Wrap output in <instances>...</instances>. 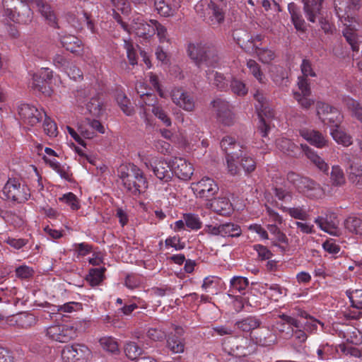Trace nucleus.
<instances>
[{
    "mask_svg": "<svg viewBox=\"0 0 362 362\" xmlns=\"http://www.w3.org/2000/svg\"><path fill=\"white\" fill-rule=\"evenodd\" d=\"M154 6L160 16L168 17L176 13L180 2L179 0H154Z\"/></svg>",
    "mask_w": 362,
    "mask_h": 362,
    "instance_id": "21",
    "label": "nucleus"
},
{
    "mask_svg": "<svg viewBox=\"0 0 362 362\" xmlns=\"http://www.w3.org/2000/svg\"><path fill=\"white\" fill-rule=\"evenodd\" d=\"M346 105L351 116L362 123V105L352 98L346 100Z\"/></svg>",
    "mask_w": 362,
    "mask_h": 362,
    "instance_id": "38",
    "label": "nucleus"
},
{
    "mask_svg": "<svg viewBox=\"0 0 362 362\" xmlns=\"http://www.w3.org/2000/svg\"><path fill=\"white\" fill-rule=\"evenodd\" d=\"M266 286L272 291V293L269 295L270 298L276 301H278L279 299L281 298L283 296H286L287 289L282 288L279 284H274L269 286L266 284Z\"/></svg>",
    "mask_w": 362,
    "mask_h": 362,
    "instance_id": "53",
    "label": "nucleus"
},
{
    "mask_svg": "<svg viewBox=\"0 0 362 362\" xmlns=\"http://www.w3.org/2000/svg\"><path fill=\"white\" fill-rule=\"evenodd\" d=\"M331 134L336 142L342 144L344 146H349L352 144L351 136L346 132L339 129L338 127L332 130Z\"/></svg>",
    "mask_w": 362,
    "mask_h": 362,
    "instance_id": "45",
    "label": "nucleus"
},
{
    "mask_svg": "<svg viewBox=\"0 0 362 362\" xmlns=\"http://www.w3.org/2000/svg\"><path fill=\"white\" fill-rule=\"evenodd\" d=\"M18 111L21 119L30 126L39 123L42 118V113L29 104H21L18 106Z\"/></svg>",
    "mask_w": 362,
    "mask_h": 362,
    "instance_id": "18",
    "label": "nucleus"
},
{
    "mask_svg": "<svg viewBox=\"0 0 362 362\" xmlns=\"http://www.w3.org/2000/svg\"><path fill=\"white\" fill-rule=\"evenodd\" d=\"M33 6H35L48 24L52 27L57 26V17L50 5L45 0H29Z\"/></svg>",
    "mask_w": 362,
    "mask_h": 362,
    "instance_id": "22",
    "label": "nucleus"
},
{
    "mask_svg": "<svg viewBox=\"0 0 362 362\" xmlns=\"http://www.w3.org/2000/svg\"><path fill=\"white\" fill-rule=\"evenodd\" d=\"M240 157V164L243 168L245 170V171L247 173L254 171L256 168V163L255 162L254 159L252 157L247 155H242V156Z\"/></svg>",
    "mask_w": 362,
    "mask_h": 362,
    "instance_id": "57",
    "label": "nucleus"
},
{
    "mask_svg": "<svg viewBox=\"0 0 362 362\" xmlns=\"http://www.w3.org/2000/svg\"><path fill=\"white\" fill-rule=\"evenodd\" d=\"M344 227L350 233L362 236V219L349 216L344 221Z\"/></svg>",
    "mask_w": 362,
    "mask_h": 362,
    "instance_id": "37",
    "label": "nucleus"
},
{
    "mask_svg": "<svg viewBox=\"0 0 362 362\" xmlns=\"http://www.w3.org/2000/svg\"><path fill=\"white\" fill-rule=\"evenodd\" d=\"M187 52L190 59L198 66H214L219 61L218 51L211 43L190 44Z\"/></svg>",
    "mask_w": 362,
    "mask_h": 362,
    "instance_id": "4",
    "label": "nucleus"
},
{
    "mask_svg": "<svg viewBox=\"0 0 362 362\" xmlns=\"http://www.w3.org/2000/svg\"><path fill=\"white\" fill-rule=\"evenodd\" d=\"M212 74L214 77L213 86L221 91L228 90L229 87L228 83H230V80L226 78L223 74L218 72L212 73Z\"/></svg>",
    "mask_w": 362,
    "mask_h": 362,
    "instance_id": "43",
    "label": "nucleus"
},
{
    "mask_svg": "<svg viewBox=\"0 0 362 362\" xmlns=\"http://www.w3.org/2000/svg\"><path fill=\"white\" fill-rule=\"evenodd\" d=\"M269 231L274 235L273 245L278 246L282 252L286 251L288 245V238L276 225H269Z\"/></svg>",
    "mask_w": 362,
    "mask_h": 362,
    "instance_id": "31",
    "label": "nucleus"
},
{
    "mask_svg": "<svg viewBox=\"0 0 362 362\" xmlns=\"http://www.w3.org/2000/svg\"><path fill=\"white\" fill-rule=\"evenodd\" d=\"M346 294L351 303V306L356 309H362V290L356 289L354 291L347 290Z\"/></svg>",
    "mask_w": 362,
    "mask_h": 362,
    "instance_id": "44",
    "label": "nucleus"
},
{
    "mask_svg": "<svg viewBox=\"0 0 362 362\" xmlns=\"http://www.w3.org/2000/svg\"><path fill=\"white\" fill-rule=\"evenodd\" d=\"M233 37L237 43L242 47L250 48L248 44L252 45V49H255L254 45L256 42H260L263 40L264 36L257 35L255 37L250 36L246 31L236 30L233 33Z\"/></svg>",
    "mask_w": 362,
    "mask_h": 362,
    "instance_id": "25",
    "label": "nucleus"
},
{
    "mask_svg": "<svg viewBox=\"0 0 362 362\" xmlns=\"http://www.w3.org/2000/svg\"><path fill=\"white\" fill-rule=\"evenodd\" d=\"M277 148L283 153L293 158L298 157L303 152L306 157L313 163L320 170L327 173L329 170L328 165L320 158L313 149L306 144H301L299 147L291 140L286 138H281L276 141Z\"/></svg>",
    "mask_w": 362,
    "mask_h": 362,
    "instance_id": "3",
    "label": "nucleus"
},
{
    "mask_svg": "<svg viewBox=\"0 0 362 362\" xmlns=\"http://www.w3.org/2000/svg\"><path fill=\"white\" fill-rule=\"evenodd\" d=\"M5 15L13 22L28 24L33 20L30 6L21 0H3Z\"/></svg>",
    "mask_w": 362,
    "mask_h": 362,
    "instance_id": "5",
    "label": "nucleus"
},
{
    "mask_svg": "<svg viewBox=\"0 0 362 362\" xmlns=\"http://www.w3.org/2000/svg\"><path fill=\"white\" fill-rule=\"evenodd\" d=\"M255 52L259 57V60L264 64H269L276 57L274 52L268 48H259L254 45Z\"/></svg>",
    "mask_w": 362,
    "mask_h": 362,
    "instance_id": "41",
    "label": "nucleus"
},
{
    "mask_svg": "<svg viewBox=\"0 0 362 362\" xmlns=\"http://www.w3.org/2000/svg\"><path fill=\"white\" fill-rule=\"evenodd\" d=\"M221 231H222V236L229 237H239L242 234L240 227L233 223H226L221 224Z\"/></svg>",
    "mask_w": 362,
    "mask_h": 362,
    "instance_id": "39",
    "label": "nucleus"
},
{
    "mask_svg": "<svg viewBox=\"0 0 362 362\" xmlns=\"http://www.w3.org/2000/svg\"><path fill=\"white\" fill-rule=\"evenodd\" d=\"M175 334H170L167 339V347L175 354L182 353L185 350V343L180 337L183 333L182 327H175Z\"/></svg>",
    "mask_w": 362,
    "mask_h": 362,
    "instance_id": "23",
    "label": "nucleus"
},
{
    "mask_svg": "<svg viewBox=\"0 0 362 362\" xmlns=\"http://www.w3.org/2000/svg\"><path fill=\"white\" fill-rule=\"evenodd\" d=\"M288 181L293 184L300 192H308L318 188L319 185L314 180L307 177H303L294 172L287 174Z\"/></svg>",
    "mask_w": 362,
    "mask_h": 362,
    "instance_id": "17",
    "label": "nucleus"
},
{
    "mask_svg": "<svg viewBox=\"0 0 362 362\" xmlns=\"http://www.w3.org/2000/svg\"><path fill=\"white\" fill-rule=\"evenodd\" d=\"M152 112L156 117L160 119L166 127L171 125V120L166 112L158 106H153Z\"/></svg>",
    "mask_w": 362,
    "mask_h": 362,
    "instance_id": "59",
    "label": "nucleus"
},
{
    "mask_svg": "<svg viewBox=\"0 0 362 362\" xmlns=\"http://www.w3.org/2000/svg\"><path fill=\"white\" fill-rule=\"evenodd\" d=\"M249 286V281L247 278L243 276H234L230 280V291H238L243 293V291Z\"/></svg>",
    "mask_w": 362,
    "mask_h": 362,
    "instance_id": "46",
    "label": "nucleus"
},
{
    "mask_svg": "<svg viewBox=\"0 0 362 362\" xmlns=\"http://www.w3.org/2000/svg\"><path fill=\"white\" fill-rule=\"evenodd\" d=\"M303 1L304 12L308 20L315 23L316 16L320 14L323 0H303Z\"/></svg>",
    "mask_w": 362,
    "mask_h": 362,
    "instance_id": "28",
    "label": "nucleus"
},
{
    "mask_svg": "<svg viewBox=\"0 0 362 362\" xmlns=\"http://www.w3.org/2000/svg\"><path fill=\"white\" fill-rule=\"evenodd\" d=\"M150 23L154 25V35L156 33L160 42L168 41V31L165 26L156 20H151Z\"/></svg>",
    "mask_w": 362,
    "mask_h": 362,
    "instance_id": "54",
    "label": "nucleus"
},
{
    "mask_svg": "<svg viewBox=\"0 0 362 362\" xmlns=\"http://www.w3.org/2000/svg\"><path fill=\"white\" fill-rule=\"evenodd\" d=\"M154 25L148 23L141 18L134 20L133 28L138 37L148 39L154 35Z\"/></svg>",
    "mask_w": 362,
    "mask_h": 362,
    "instance_id": "24",
    "label": "nucleus"
},
{
    "mask_svg": "<svg viewBox=\"0 0 362 362\" xmlns=\"http://www.w3.org/2000/svg\"><path fill=\"white\" fill-rule=\"evenodd\" d=\"M254 98L258 103V104L256 105V109L258 111V115L260 119V124L258 127L259 131L262 136L265 137L267 136L269 127L263 116L266 117L267 119L272 118L274 117V112L269 107L268 100L263 93L257 90L254 95Z\"/></svg>",
    "mask_w": 362,
    "mask_h": 362,
    "instance_id": "6",
    "label": "nucleus"
},
{
    "mask_svg": "<svg viewBox=\"0 0 362 362\" xmlns=\"http://www.w3.org/2000/svg\"><path fill=\"white\" fill-rule=\"evenodd\" d=\"M334 7L340 21L346 25L343 35L354 52L359 50L356 34V29L351 23L354 21V14L361 7V0H334Z\"/></svg>",
    "mask_w": 362,
    "mask_h": 362,
    "instance_id": "1",
    "label": "nucleus"
},
{
    "mask_svg": "<svg viewBox=\"0 0 362 362\" xmlns=\"http://www.w3.org/2000/svg\"><path fill=\"white\" fill-rule=\"evenodd\" d=\"M100 344L103 349L108 352H110L113 354H117L119 353L118 344L112 337H103L100 339Z\"/></svg>",
    "mask_w": 362,
    "mask_h": 362,
    "instance_id": "42",
    "label": "nucleus"
},
{
    "mask_svg": "<svg viewBox=\"0 0 362 362\" xmlns=\"http://www.w3.org/2000/svg\"><path fill=\"white\" fill-rule=\"evenodd\" d=\"M57 310L63 313H71L82 309V304L76 302H69L64 305H58Z\"/></svg>",
    "mask_w": 362,
    "mask_h": 362,
    "instance_id": "61",
    "label": "nucleus"
},
{
    "mask_svg": "<svg viewBox=\"0 0 362 362\" xmlns=\"http://www.w3.org/2000/svg\"><path fill=\"white\" fill-rule=\"evenodd\" d=\"M192 189L197 197L211 199L218 191V187L215 181L208 177H203L196 183H192Z\"/></svg>",
    "mask_w": 362,
    "mask_h": 362,
    "instance_id": "12",
    "label": "nucleus"
},
{
    "mask_svg": "<svg viewBox=\"0 0 362 362\" xmlns=\"http://www.w3.org/2000/svg\"><path fill=\"white\" fill-rule=\"evenodd\" d=\"M105 267L92 268L89 270L87 280L92 286L98 285L104 279Z\"/></svg>",
    "mask_w": 362,
    "mask_h": 362,
    "instance_id": "40",
    "label": "nucleus"
},
{
    "mask_svg": "<svg viewBox=\"0 0 362 362\" xmlns=\"http://www.w3.org/2000/svg\"><path fill=\"white\" fill-rule=\"evenodd\" d=\"M117 101L120 106L122 110L127 115L129 116L134 114V110L133 106L131 105L129 100L123 93H118L117 95Z\"/></svg>",
    "mask_w": 362,
    "mask_h": 362,
    "instance_id": "48",
    "label": "nucleus"
},
{
    "mask_svg": "<svg viewBox=\"0 0 362 362\" xmlns=\"http://www.w3.org/2000/svg\"><path fill=\"white\" fill-rule=\"evenodd\" d=\"M87 110L95 116H98L101 112L102 103L96 98H93L87 104Z\"/></svg>",
    "mask_w": 362,
    "mask_h": 362,
    "instance_id": "58",
    "label": "nucleus"
},
{
    "mask_svg": "<svg viewBox=\"0 0 362 362\" xmlns=\"http://www.w3.org/2000/svg\"><path fill=\"white\" fill-rule=\"evenodd\" d=\"M214 2V1H210L209 4H208V7L209 10L211 11V13L216 20V21L218 23H221L224 21L225 12L223 10L226 8V6L216 5L215 4Z\"/></svg>",
    "mask_w": 362,
    "mask_h": 362,
    "instance_id": "49",
    "label": "nucleus"
},
{
    "mask_svg": "<svg viewBox=\"0 0 362 362\" xmlns=\"http://www.w3.org/2000/svg\"><path fill=\"white\" fill-rule=\"evenodd\" d=\"M148 170H151L154 175L163 182L170 181L173 176L172 164L162 158H154L144 163Z\"/></svg>",
    "mask_w": 362,
    "mask_h": 362,
    "instance_id": "10",
    "label": "nucleus"
},
{
    "mask_svg": "<svg viewBox=\"0 0 362 362\" xmlns=\"http://www.w3.org/2000/svg\"><path fill=\"white\" fill-rule=\"evenodd\" d=\"M293 96L304 109H309L315 103L314 100L308 98L309 95H301L298 92L294 93Z\"/></svg>",
    "mask_w": 362,
    "mask_h": 362,
    "instance_id": "60",
    "label": "nucleus"
},
{
    "mask_svg": "<svg viewBox=\"0 0 362 362\" xmlns=\"http://www.w3.org/2000/svg\"><path fill=\"white\" fill-rule=\"evenodd\" d=\"M63 47L72 53H77L81 49V40L74 35H66L61 38Z\"/></svg>",
    "mask_w": 362,
    "mask_h": 362,
    "instance_id": "35",
    "label": "nucleus"
},
{
    "mask_svg": "<svg viewBox=\"0 0 362 362\" xmlns=\"http://www.w3.org/2000/svg\"><path fill=\"white\" fill-rule=\"evenodd\" d=\"M284 211L288 212L291 216L296 219L305 220L308 214L301 208H284Z\"/></svg>",
    "mask_w": 362,
    "mask_h": 362,
    "instance_id": "64",
    "label": "nucleus"
},
{
    "mask_svg": "<svg viewBox=\"0 0 362 362\" xmlns=\"http://www.w3.org/2000/svg\"><path fill=\"white\" fill-rule=\"evenodd\" d=\"M301 135L312 145L322 148L327 145V141L322 133L315 130L303 131Z\"/></svg>",
    "mask_w": 362,
    "mask_h": 362,
    "instance_id": "30",
    "label": "nucleus"
},
{
    "mask_svg": "<svg viewBox=\"0 0 362 362\" xmlns=\"http://www.w3.org/2000/svg\"><path fill=\"white\" fill-rule=\"evenodd\" d=\"M315 223L320 228L321 230L329 233L334 236H339L341 230L332 222L329 221L326 218L319 216L315 220Z\"/></svg>",
    "mask_w": 362,
    "mask_h": 362,
    "instance_id": "33",
    "label": "nucleus"
},
{
    "mask_svg": "<svg viewBox=\"0 0 362 362\" xmlns=\"http://www.w3.org/2000/svg\"><path fill=\"white\" fill-rule=\"evenodd\" d=\"M220 145L226 156H242L241 146L235 141V139L230 136H225L221 141Z\"/></svg>",
    "mask_w": 362,
    "mask_h": 362,
    "instance_id": "26",
    "label": "nucleus"
},
{
    "mask_svg": "<svg viewBox=\"0 0 362 362\" xmlns=\"http://www.w3.org/2000/svg\"><path fill=\"white\" fill-rule=\"evenodd\" d=\"M349 180L356 186L362 185V165L349 159Z\"/></svg>",
    "mask_w": 362,
    "mask_h": 362,
    "instance_id": "32",
    "label": "nucleus"
},
{
    "mask_svg": "<svg viewBox=\"0 0 362 362\" xmlns=\"http://www.w3.org/2000/svg\"><path fill=\"white\" fill-rule=\"evenodd\" d=\"M230 88L234 94L239 96H244L247 93V88L245 84L235 78L230 79Z\"/></svg>",
    "mask_w": 362,
    "mask_h": 362,
    "instance_id": "47",
    "label": "nucleus"
},
{
    "mask_svg": "<svg viewBox=\"0 0 362 362\" xmlns=\"http://www.w3.org/2000/svg\"><path fill=\"white\" fill-rule=\"evenodd\" d=\"M171 98L174 103L186 111L192 112L195 108L193 98L182 88H174L171 92Z\"/></svg>",
    "mask_w": 362,
    "mask_h": 362,
    "instance_id": "19",
    "label": "nucleus"
},
{
    "mask_svg": "<svg viewBox=\"0 0 362 362\" xmlns=\"http://www.w3.org/2000/svg\"><path fill=\"white\" fill-rule=\"evenodd\" d=\"M247 66L250 73L260 82L263 83L264 74L261 70L260 66L253 59H249L247 62Z\"/></svg>",
    "mask_w": 362,
    "mask_h": 362,
    "instance_id": "52",
    "label": "nucleus"
},
{
    "mask_svg": "<svg viewBox=\"0 0 362 362\" xmlns=\"http://www.w3.org/2000/svg\"><path fill=\"white\" fill-rule=\"evenodd\" d=\"M184 220L186 226L192 230H198L202 228V222L197 215L192 214H184Z\"/></svg>",
    "mask_w": 362,
    "mask_h": 362,
    "instance_id": "51",
    "label": "nucleus"
},
{
    "mask_svg": "<svg viewBox=\"0 0 362 362\" xmlns=\"http://www.w3.org/2000/svg\"><path fill=\"white\" fill-rule=\"evenodd\" d=\"M61 201L64 202L66 204L69 205L73 210H77L79 208L78 202L76 196L69 192L64 194L62 198L59 199Z\"/></svg>",
    "mask_w": 362,
    "mask_h": 362,
    "instance_id": "62",
    "label": "nucleus"
},
{
    "mask_svg": "<svg viewBox=\"0 0 362 362\" xmlns=\"http://www.w3.org/2000/svg\"><path fill=\"white\" fill-rule=\"evenodd\" d=\"M117 175L128 192L137 195L148 187V182L143 171L134 164L121 165L117 168Z\"/></svg>",
    "mask_w": 362,
    "mask_h": 362,
    "instance_id": "2",
    "label": "nucleus"
},
{
    "mask_svg": "<svg viewBox=\"0 0 362 362\" xmlns=\"http://www.w3.org/2000/svg\"><path fill=\"white\" fill-rule=\"evenodd\" d=\"M211 207L215 213L223 216H230L233 211L232 204L226 197L214 199L211 203Z\"/></svg>",
    "mask_w": 362,
    "mask_h": 362,
    "instance_id": "27",
    "label": "nucleus"
},
{
    "mask_svg": "<svg viewBox=\"0 0 362 362\" xmlns=\"http://www.w3.org/2000/svg\"><path fill=\"white\" fill-rule=\"evenodd\" d=\"M135 337L137 341H129L124 346L125 354L131 360L136 359L142 354L144 349L151 346L144 335L136 333Z\"/></svg>",
    "mask_w": 362,
    "mask_h": 362,
    "instance_id": "15",
    "label": "nucleus"
},
{
    "mask_svg": "<svg viewBox=\"0 0 362 362\" xmlns=\"http://www.w3.org/2000/svg\"><path fill=\"white\" fill-rule=\"evenodd\" d=\"M213 107L216 112L218 120L225 126H231L235 122V115L231 106L225 100L216 98L211 102Z\"/></svg>",
    "mask_w": 362,
    "mask_h": 362,
    "instance_id": "13",
    "label": "nucleus"
},
{
    "mask_svg": "<svg viewBox=\"0 0 362 362\" xmlns=\"http://www.w3.org/2000/svg\"><path fill=\"white\" fill-rule=\"evenodd\" d=\"M52 71L48 68H42L39 74H34L31 87L42 93L45 95H49L51 89L48 86V83L52 78Z\"/></svg>",
    "mask_w": 362,
    "mask_h": 362,
    "instance_id": "14",
    "label": "nucleus"
},
{
    "mask_svg": "<svg viewBox=\"0 0 362 362\" xmlns=\"http://www.w3.org/2000/svg\"><path fill=\"white\" fill-rule=\"evenodd\" d=\"M3 193L6 199L18 203L25 202L30 194L29 189L21 184L15 179H9L4 187Z\"/></svg>",
    "mask_w": 362,
    "mask_h": 362,
    "instance_id": "8",
    "label": "nucleus"
},
{
    "mask_svg": "<svg viewBox=\"0 0 362 362\" xmlns=\"http://www.w3.org/2000/svg\"><path fill=\"white\" fill-rule=\"evenodd\" d=\"M317 115L325 124L332 127H339L343 116L339 110L324 102L318 101L316 104Z\"/></svg>",
    "mask_w": 362,
    "mask_h": 362,
    "instance_id": "7",
    "label": "nucleus"
},
{
    "mask_svg": "<svg viewBox=\"0 0 362 362\" xmlns=\"http://www.w3.org/2000/svg\"><path fill=\"white\" fill-rule=\"evenodd\" d=\"M331 180L335 186H341L345 183V177L342 170L338 165H334L331 172Z\"/></svg>",
    "mask_w": 362,
    "mask_h": 362,
    "instance_id": "50",
    "label": "nucleus"
},
{
    "mask_svg": "<svg viewBox=\"0 0 362 362\" xmlns=\"http://www.w3.org/2000/svg\"><path fill=\"white\" fill-rule=\"evenodd\" d=\"M90 356V350L81 344L66 346L62 351V357L65 362H87Z\"/></svg>",
    "mask_w": 362,
    "mask_h": 362,
    "instance_id": "9",
    "label": "nucleus"
},
{
    "mask_svg": "<svg viewBox=\"0 0 362 362\" xmlns=\"http://www.w3.org/2000/svg\"><path fill=\"white\" fill-rule=\"evenodd\" d=\"M172 170L179 179L187 180L193 174L192 165L182 158H175L172 161Z\"/></svg>",
    "mask_w": 362,
    "mask_h": 362,
    "instance_id": "20",
    "label": "nucleus"
},
{
    "mask_svg": "<svg viewBox=\"0 0 362 362\" xmlns=\"http://www.w3.org/2000/svg\"><path fill=\"white\" fill-rule=\"evenodd\" d=\"M260 325L261 321L255 316H249L240 321H237L235 324L238 329L247 332L259 327Z\"/></svg>",
    "mask_w": 362,
    "mask_h": 362,
    "instance_id": "34",
    "label": "nucleus"
},
{
    "mask_svg": "<svg viewBox=\"0 0 362 362\" xmlns=\"http://www.w3.org/2000/svg\"><path fill=\"white\" fill-rule=\"evenodd\" d=\"M49 338L61 343H67L77 337L76 329L68 325H54L47 329Z\"/></svg>",
    "mask_w": 362,
    "mask_h": 362,
    "instance_id": "11",
    "label": "nucleus"
},
{
    "mask_svg": "<svg viewBox=\"0 0 362 362\" xmlns=\"http://www.w3.org/2000/svg\"><path fill=\"white\" fill-rule=\"evenodd\" d=\"M230 350L233 355L238 357H245L254 352L255 345L250 339L247 337H237L230 342Z\"/></svg>",
    "mask_w": 362,
    "mask_h": 362,
    "instance_id": "16",
    "label": "nucleus"
},
{
    "mask_svg": "<svg viewBox=\"0 0 362 362\" xmlns=\"http://www.w3.org/2000/svg\"><path fill=\"white\" fill-rule=\"evenodd\" d=\"M45 116V121L43 122V128L45 132L49 136H56L57 135V127L54 122H53L49 117Z\"/></svg>",
    "mask_w": 362,
    "mask_h": 362,
    "instance_id": "55",
    "label": "nucleus"
},
{
    "mask_svg": "<svg viewBox=\"0 0 362 362\" xmlns=\"http://www.w3.org/2000/svg\"><path fill=\"white\" fill-rule=\"evenodd\" d=\"M272 79L279 87L288 86L289 80L287 71L281 66H276L272 71Z\"/></svg>",
    "mask_w": 362,
    "mask_h": 362,
    "instance_id": "36",
    "label": "nucleus"
},
{
    "mask_svg": "<svg viewBox=\"0 0 362 362\" xmlns=\"http://www.w3.org/2000/svg\"><path fill=\"white\" fill-rule=\"evenodd\" d=\"M300 69L303 74L302 77L307 78L308 76H316V74L313 69L312 64L310 60L304 59L300 65Z\"/></svg>",
    "mask_w": 362,
    "mask_h": 362,
    "instance_id": "63",
    "label": "nucleus"
},
{
    "mask_svg": "<svg viewBox=\"0 0 362 362\" xmlns=\"http://www.w3.org/2000/svg\"><path fill=\"white\" fill-rule=\"evenodd\" d=\"M288 10L295 28L298 31L305 32L306 30V23L297 5L293 2L288 4Z\"/></svg>",
    "mask_w": 362,
    "mask_h": 362,
    "instance_id": "29",
    "label": "nucleus"
},
{
    "mask_svg": "<svg viewBox=\"0 0 362 362\" xmlns=\"http://www.w3.org/2000/svg\"><path fill=\"white\" fill-rule=\"evenodd\" d=\"M144 337L147 340L149 339L154 341H162L166 338V333L161 329L150 328L146 333V336Z\"/></svg>",
    "mask_w": 362,
    "mask_h": 362,
    "instance_id": "56",
    "label": "nucleus"
}]
</instances>
